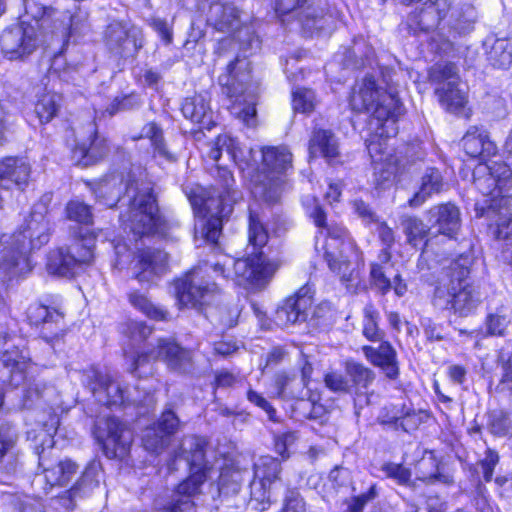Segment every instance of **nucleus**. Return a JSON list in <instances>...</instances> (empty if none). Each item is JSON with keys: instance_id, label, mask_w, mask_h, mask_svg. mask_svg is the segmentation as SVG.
Listing matches in <instances>:
<instances>
[{"instance_id": "10", "label": "nucleus", "mask_w": 512, "mask_h": 512, "mask_svg": "<svg viewBox=\"0 0 512 512\" xmlns=\"http://www.w3.org/2000/svg\"><path fill=\"white\" fill-rule=\"evenodd\" d=\"M262 161L267 174L254 189V194L268 203H275L282 193L283 179L280 175L292 168V154L284 147H265Z\"/></svg>"}, {"instance_id": "38", "label": "nucleus", "mask_w": 512, "mask_h": 512, "mask_svg": "<svg viewBox=\"0 0 512 512\" xmlns=\"http://www.w3.org/2000/svg\"><path fill=\"white\" fill-rule=\"evenodd\" d=\"M487 60L494 67L506 69L512 63V43L507 39H494L489 37L485 40Z\"/></svg>"}, {"instance_id": "26", "label": "nucleus", "mask_w": 512, "mask_h": 512, "mask_svg": "<svg viewBox=\"0 0 512 512\" xmlns=\"http://www.w3.org/2000/svg\"><path fill=\"white\" fill-rule=\"evenodd\" d=\"M462 146L467 155L489 162L497 153L496 144L490 140L488 132L481 126H471L462 138Z\"/></svg>"}, {"instance_id": "12", "label": "nucleus", "mask_w": 512, "mask_h": 512, "mask_svg": "<svg viewBox=\"0 0 512 512\" xmlns=\"http://www.w3.org/2000/svg\"><path fill=\"white\" fill-rule=\"evenodd\" d=\"M93 435L102 446L107 458H124L133 441V433L127 425L118 418L110 415L97 417L94 423Z\"/></svg>"}, {"instance_id": "36", "label": "nucleus", "mask_w": 512, "mask_h": 512, "mask_svg": "<svg viewBox=\"0 0 512 512\" xmlns=\"http://www.w3.org/2000/svg\"><path fill=\"white\" fill-rule=\"evenodd\" d=\"M354 255L356 258L360 256L358 249L350 250H325V259L330 270L336 273L343 282H351L353 280V272L350 257Z\"/></svg>"}, {"instance_id": "53", "label": "nucleus", "mask_w": 512, "mask_h": 512, "mask_svg": "<svg viewBox=\"0 0 512 512\" xmlns=\"http://www.w3.org/2000/svg\"><path fill=\"white\" fill-rule=\"evenodd\" d=\"M170 441V438L164 435L153 425L144 431L142 437V443L145 450L156 454L162 452L170 444Z\"/></svg>"}, {"instance_id": "1", "label": "nucleus", "mask_w": 512, "mask_h": 512, "mask_svg": "<svg viewBox=\"0 0 512 512\" xmlns=\"http://www.w3.org/2000/svg\"><path fill=\"white\" fill-rule=\"evenodd\" d=\"M98 202L112 208L122 201L126 209L120 213L124 231L134 240L149 235L164 236L170 229L169 222L159 213L153 186L143 177L140 169L114 172L102 178L93 188Z\"/></svg>"}, {"instance_id": "23", "label": "nucleus", "mask_w": 512, "mask_h": 512, "mask_svg": "<svg viewBox=\"0 0 512 512\" xmlns=\"http://www.w3.org/2000/svg\"><path fill=\"white\" fill-rule=\"evenodd\" d=\"M312 303V297L300 291L288 297L283 304L278 307L274 315V322L280 327H288L305 322L308 318Z\"/></svg>"}, {"instance_id": "19", "label": "nucleus", "mask_w": 512, "mask_h": 512, "mask_svg": "<svg viewBox=\"0 0 512 512\" xmlns=\"http://www.w3.org/2000/svg\"><path fill=\"white\" fill-rule=\"evenodd\" d=\"M393 125L387 123L382 127L379 123H376L377 128L381 129V132L367 140V150L371 157L374 176L378 184L389 181L395 172L392 154L387 144V138L389 137L388 128Z\"/></svg>"}, {"instance_id": "59", "label": "nucleus", "mask_w": 512, "mask_h": 512, "mask_svg": "<svg viewBox=\"0 0 512 512\" xmlns=\"http://www.w3.org/2000/svg\"><path fill=\"white\" fill-rule=\"evenodd\" d=\"M489 428L496 436L512 435V417L503 411H493L490 414Z\"/></svg>"}, {"instance_id": "37", "label": "nucleus", "mask_w": 512, "mask_h": 512, "mask_svg": "<svg viewBox=\"0 0 512 512\" xmlns=\"http://www.w3.org/2000/svg\"><path fill=\"white\" fill-rule=\"evenodd\" d=\"M274 388L278 397L286 400L303 398L305 386L295 373L279 371L274 375Z\"/></svg>"}, {"instance_id": "57", "label": "nucleus", "mask_w": 512, "mask_h": 512, "mask_svg": "<svg viewBox=\"0 0 512 512\" xmlns=\"http://www.w3.org/2000/svg\"><path fill=\"white\" fill-rule=\"evenodd\" d=\"M153 426L171 439L179 431L181 422L171 408H166Z\"/></svg>"}, {"instance_id": "7", "label": "nucleus", "mask_w": 512, "mask_h": 512, "mask_svg": "<svg viewBox=\"0 0 512 512\" xmlns=\"http://www.w3.org/2000/svg\"><path fill=\"white\" fill-rule=\"evenodd\" d=\"M222 93L232 100L230 112L246 126L256 125L257 87L251 83L249 62L236 58L218 78Z\"/></svg>"}, {"instance_id": "47", "label": "nucleus", "mask_w": 512, "mask_h": 512, "mask_svg": "<svg viewBox=\"0 0 512 512\" xmlns=\"http://www.w3.org/2000/svg\"><path fill=\"white\" fill-rule=\"evenodd\" d=\"M248 472L235 468H225L219 475V492L223 495L237 494L243 482L247 480Z\"/></svg>"}, {"instance_id": "61", "label": "nucleus", "mask_w": 512, "mask_h": 512, "mask_svg": "<svg viewBox=\"0 0 512 512\" xmlns=\"http://www.w3.org/2000/svg\"><path fill=\"white\" fill-rule=\"evenodd\" d=\"M67 217L82 224L92 223V213L88 205L80 201H70L66 207Z\"/></svg>"}, {"instance_id": "50", "label": "nucleus", "mask_w": 512, "mask_h": 512, "mask_svg": "<svg viewBox=\"0 0 512 512\" xmlns=\"http://www.w3.org/2000/svg\"><path fill=\"white\" fill-rule=\"evenodd\" d=\"M27 318L33 325L57 323L63 316L55 309H49L40 303L31 304L27 309Z\"/></svg>"}, {"instance_id": "15", "label": "nucleus", "mask_w": 512, "mask_h": 512, "mask_svg": "<svg viewBox=\"0 0 512 512\" xmlns=\"http://www.w3.org/2000/svg\"><path fill=\"white\" fill-rule=\"evenodd\" d=\"M103 41L115 56L133 58L143 47V34L140 28L128 21L113 20L103 32Z\"/></svg>"}, {"instance_id": "5", "label": "nucleus", "mask_w": 512, "mask_h": 512, "mask_svg": "<svg viewBox=\"0 0 512 512\" xmlns=\"http://www.w3.org/2000/svg\"><path fill=\"white\" fill-rule=\"evenodd\" d=\"M269 235L258 215L250 213L248 223L247 255L233 262L234 282L244 288L261 287L281 266L278 259L266 258L263 248L268 243Z\"/></svg>"}, {"instance_id": "35", "label": "nucleus", "mask_w": 512, "mask_h": 512, "mask_svg": "<svg viewBox=\"0 0 512 512\" xmlns=\"http://www.w3.org/2000/svg\"><path fill=\"white\" fill-rule=\"evenodd\" d=\"M443 186V177L440 171L436 168L426 169V171L421 177V184L419 190L408 201L409 206H421L433 194L440 193L443 189Z\"/></svg>"}, {"instance_id": "9", "label": "nucleus", "mask_w": 512, "mask_h": 512, "mask_svg": "<svg viewBox=\"0 0 512 512\" xmlns=\"http://www.w3.org/2000/svg\"><path fill=\"white\" fill-rule=\"evenodd\" d=\"M350 105L355 111L370 113L372 120L382 127L387 123L395 124L403 110L396 97L380 91L372 76H366L358 90H354Z\"/></svg>"}, {"instance_id": "42", "label": "nucleus", "mask_w": 512, "mask_h": 512, "mask_svg": "<svg viewBox=\"0 0 512 512\" xmlns=\"http://www.w3.org/2000/svg\"><path fill=\"white\" fill-rule=\"evenodd\" d=\"M281 462L272 456H262L254 463V478L271 485L280 480Z\"/></svg>"}, {"instance_id": "60", "label": "nucleus", "mask_w": 512, "mask_h": 512, "mask_svg": "<svg viewBox=\"0 0 512 512\" xmlns=\"http://www.w3.org/2000/svg\"><path fill=\"white\" fill-rule=\"evenodd\" d=\"M370 283L381 295L392 289V281L386 276L383 265L377 262L370 264Z\"/></svg>"}, {"instance_id": "25", "label": "nucleus", "mask_w": 512, "mask_h": 512, "mask_svg": "<svg viewBox=\"0 0 512 512\" xmlns=\"http://www.w3.org/2000/svg\"><path fill=\"white\" fill-rule=\"evenodd\" d=\"M207 23L215 30L232 34L242 26L239 9L231 3L213 2L207 13Z\"/></svg>"}, {"instance_id": "43", "label": "nucleus", "mask_w": 512, "mask_h": 512, "mask_svg": "<svg viewBox=\"0 0 512 512\" xmlns=\"http://www.w3.org/2000/svg\"><path fill=\"white\" fill-rule=\"evenodd\" d=\"M60 107L61 96L48 91L38 97L35 104V113L41 123H48L58 114Z\"/></svg>"}, {"instance_id": "31", "label": "nucleus", "mask_w": 512, "mask_h": 512, "mask_svg": "<svg viewBox=\"0 0 512 512\" xmlns=\"http://www.w3.org/2000/svg\"><path fill=\"white\" fill-rule=\"evenodd\" d=\"M17 440L18 435L14 426L9 423H0V470L6 473L15 471Z\"/></svg>"}, {"instance_id": "41", "label": "nucleus", "mask_w": 512, "mask_h": 512, "mask_svg": "<svg viewBox=\"0 0 512 512\" xmlns=\"http://www.w3.org/2000/svg\"><path fill=\"white\" fill-rule=\"evenodd\" d=\"M223 151H225L228 157L232 159L236 164H240L241 162L245 161L242 149L238 147L236 141L233 138L227 135H220L216 138L214 145L208 152V157L214 162L218 163Z\"/></svg>"}, {"instance_id": "45", "label": "nucleus", "mask_w": 512, "mask_h": 512, "mask_svg": "<svg viewBox=\"0 0 512 512\" xmlns=\"http://www.w3.org/2000/svg\"><path fill=\"white\" fill-rule=\"evenodd\" d=\"M325 230L328 237L326 250H357L355 241L349 236L344 227L340 225H328Z\"/></svg>"}, {"instance_id": "48", "label": "nucleus", "mask_w": 512, "mask_h": 512, "mask_svg": "<svg viewBox=\"0 0 512 512\" xmlns=\"http://www.w3.org/2000/svg\"><path fill=\"white\" fill-rule=\"evenodd\" d=\"M474 22V11L471 7L465 10H453L449 21L452 38L469 34L474 29Z\"/></svg>"}, {"instance_id": "22", "label": "nucleus", "mask_w": 512, "mask_h": 512, "mask_svg": "<svg viewBox=\"0 0 512 512\" xmlns=\"http://www.w3.org/2000/svg\"><path fill=\"white\" fill-rule=\"evenodd\" d=\"M426 216L431 229H436L437 234L448 239L456 238L461 228V219L460 211L455 205L451 203L435 205L426 212Z\"/></svg>"}, {"instance_id": "34", "label": "nucleus", "mask_w": 512, "mask_h": 512, "mask_svg": "<svg viewBox=\"0 0 512 512\" xmlns=\"http://www.w3.org/2000/svg\"><path fill=\"white\" fill-rule=\"evenodd\" d=\"M183 116L194 123L210 129L213 123V113L208 101L203 95L187 97L182 103Z\"/></svg>"}, {"instance_id": "14", "label": "nucleus", "mask_w": 512, "mask_h": 512, "mask_svg": "<svg viewBox=\"0 0 512 512\" xmlns=\"http://www.w3.org/2000/svg\"><path fill=\"white\" fill-rule=\"evenodd\" d=\"M42 10L39 25L50 30L49 45L56 42L64 46L70 37L80 35L88 29V14L84 11L79 10L70 14L51 7Z\"/></svg>"}, {"instance_id": "13", "label": "nucleus", "mask_w": 512, "mask_h": 512, "mask_svg": "<svg viewBox=\"0 0 512 512\" xmlns=\"http://www.w3.org/2000/svg\"><path fill=\"white\" fill-rule=\"evenodd\" d=\"M93 259V239H75L67 248L50 251L47 256L46 268L50 274L71 277L78 267L90 264Z\"/></svg>"}, {"instance_id": "4", "label": "nucleus", "mask_w": 512, "mask_h": 512, "mask_svg": "<svg viewBox=\"0 0 512 512\" xmlns=\"http://www.w3.org/2000/svg\"><path fill=\"white\" fill-rule=\"evenodd\" d=\"M467 258L453 261L438 278L432 297L435 307L451 311L459 317L474 314L481 304V294L470 282Z\"/></svg>"}, {"instance_id": "62", "label": "nucleus", "mask_w": 512, "mask_h": 512, "mask_svg": "<svg viewBox=\"0 0 512 512\" xmlns=\"http://www.w3.org/2000/svg\"><path fill=\"white\" fill-rule=\"evenodd\" d=\"M425 418L426 414L423 411H416L404 406L399 430L407 433L413 432L418 429V427L424 422Z\"/></svg>"}, {"instance_id": "11", "label": "nucleus", "mask_w": 512, "mask_h": 512, "mask_svg": "<svg viewBox=\"0 0 512 512\" xmlns=\"http://www.w3.org/2000/svg\"><path fill=\"white\" fill-rule=\"evenodd\" d=\"M41 17L35 24L22 22L3 31L0 37L2 52L10 59L17 60L32 54L41 44L49 45L47 28L39 25Z\"/></svg>"}, {"instance_id": "32", "label": "nucleus", "mask_w": 512, "mask_h": 512, "mask_svg": "<svg viewBox=\"0 0 512 512\" xmlns=\"http://www.w3.org/2000/svg\"><path fill=\"white\" fill-rule=\"evenodd\" d=\"M401 226L404 234L407 237V242L416 247L419 242L426 239L424 243L423 252L432 248L437 234H430L431 226H427L420 218L415 216H402Z\"/></svg>"}, {"instance_id": "39", "label": "nucleus", "mask_w": 512, "mask_h": 512, "mask_svg": "<svg viewBox=\"0 0 512 512\" xmlns=\"http://www.w3.org/2000/svg\"><path fill=\"white\" fill-rule=\"evenodd\" d=\"M440 104L449 112L456 113L466 104V95L459 88V82L442 84L435 89Z\"/></svg>"}, {"instance_id": "51", "label": "nucleus", "mask_w": 512, "mask_h": 512, "mask_svg": "<svg viewBox=\"0 0 512 512\" xmlns=\"http://www.w3.org/2000/svg\"><path fill=\"white\" fill-rule=\"evenodd\" d=\"M363 314V335L369 341H380L383 338V332L378 328V310L372 303H368L363 309Z\"/></svg>"}, {"instance_id": "52", "label": "nucleus", "mask_w": 512, "mask_h": 512, "mask_svg": "<svg viewBox=\"0 0 512 512\" xmlns=\"http://www.w3.org/2000/svg\"><path fill=\"white\" fill-rule=\"evenodd\" d=\"M429 78L432 82L437 83L438 86L449 82L458 83V71L454 63H436L429 70Z\"/></svg>"}, {"instance_id": "30", "label": "nucleus", "mask_w": 512, "mask_h": 512, "mask_svg": "<svg viewBox=\"0 0 512 512\" xmlns=\"http://www.w3.org/2000/svg\"><path fill=\"white\" fill-rule=\"evenodd\" d=\"M309 154L311 158L324 157L328 162L339 156L338 139L330 130L316 129L309 140Z\"/></svg>"}, {"instance_id": "58", "label": "nucleus", "mask_w": 512, "mask_h": 512, "mask_svg": "<svg viewBox=\"0 0 512 512\" xmlns=\"http://www.w3.org/2000/svg\"><path fill=\"white\" fill-rule=\"evenodd\" d=\"M404 406L405 405H396V404H391V405L385 406L381 410V412L377 418L378 423L381 424L382 426L389 428V429L398 431L402 413L404 410Z\"/></svg>"}, {"instance_id": "55", "label": "nucleus", "mask_w": 512, "mask_h": 512, "mask_svg": "<svg viewBox=\"0 0 512 512\" xmlns=\"http://www.w3.org/2000/svg\"><path fill=\"white\" fill-rule=\"evenodd\" d=\"M278 512H307V503L298 489H285Z\"/></svg>"}, {"instance_id": "33", "label": "nucleus", "mask_w": 512, "mask_h": 512, "mask_svg": "<svg viewBox=\"0 0 512 512\" xmlns=\"http://www.w3.org/2000/svg\"><path fill=\"white\" fill-rule=\"evenodd\" d=\"M27 364V356L17 347L6 349L0 355V366L7 369L8 381L11 386L17 387L25 380Z\"/></svg>"}, {"instance_id": "3", "label": "nucleus", "mask_w": 512, "mask_h": 512, "mask_svg": "<svg viewBox=\"0 0 512 512\" xmlns=\"http://www.w3.org/2000/svg\"><path fill=\"white\" fill-rule=\"evenodd\" d=\"M227 279L230 276L226 273L224 264L205 263L191 269L182 277L174 281V290L177 303L180 308H191L198 312H206V317H215L217 321L226 327H233L237 323L239 311L237 308L221 306L219 309L210 307L221 295V289L215 281L210 280V272Z\"/></svg>"}, {"instance_id": "49", "label": "nucleus", "mask_w": 512, "mask_h": 512, "mask_svg": "<svg viewBox=\"0 0 512 512\" xmlns=\"http://www.w3.org/2000/svg\"><path fill=\"white\" fill-rule=\"evenodd\" d=\"M129 302L133 307L141 311L147 317L154 320H166L167 311L155 306L145 294L138 291H133L128 295Z\"/></svg>"}, {"instance_id": "20", "label": "nucleus", "mask_w": 512, "mask_h": 512, "mask_svg": "<svg viewBox=\"0 0 512 512\" xmlns=\"http://www.w3.org/2000/svg\"><path fill=\"white\" fill-rule=\"evenodd\" d=\"M275 10L280 15L292 13L309 32L321 30L326 22L324 10L309 0H276Z\"/></svg>"}, {"instance_id": "28", "label": "nucleus", "mask_w": 512, "mask_h": 512, "mask_svg": "<svg viewBox=\"0 0 512 512\" xmlns=\"http://www.w3.org/2000/svg\"><path fill=\"white\" fill-rule=\"evenodd\" d=\"M39 466L43 469L46 482L53 486H64L77 472V464L70 459L58 460L53 463L45 450L39 454Z\"/></svg>"}, {"instance_id": "8", "label": "nucleus", "mask_w": 512, "mask_h": 512, "mask_svg": "<svg viewBox=\"0 0 512 512\" xmlns=\"http://www.w3.org/2000/svg\"><path fill=\"white\" fill-rule=\"evenodd\" d=\"M217 179L220 182V188L222 191L217 192V196H208L204 195L198 198L191 197L190 201L194 207L199 208L200 211H204L209 218L206 220H201L200 225L195 226L196 235H200L203 239L208 242L216 243L222 229V219L226 217L232 210L230 204H227L226 201L229 198H232V186L234 184V178L227 168L216 165Z\"/></svg>"}, {"instance_id": "56", "label": "nucleus", "mask_w": 512, "mask_h": 512, "mask_svg": "<svg viewBox=\"0 0 512 512\" xmlns=\"http://www.w3.org/2000/svg\"><path fill=\"white\" fill-rule=\"evenodd\" d=\"M292 105L295 112L309 114L316 106L315 94L307 88H297L293 91Z\"/></svg>"}, {"instance_id": "24", "label": "nucleus", "mask_w": 512, "mask_h": 512, "mask_svg": "<svg viewBox=\"0 0 512 512\" xmlns=\"http://www.w3.org/2000/svg\"><path fill=\"white\" fill-rule=\"evenodd\" d=\"M423 7L409 16L411 26L428 32L436 28L451 9L450 0H424Z\"/></svg>"}, {"instance_id": "2", "label": "nucleus", "mask_w": 512, "mask_h": 512, "mask_svg": "<svg viewBox=\"0 0 512 512\" xmlns=\"http://www.w3.org/2000/svg\"><path fill=\"white\" fill-rule=\"evenodd\" d=\"M474 185L483 195L475 203L477 218H485L497 239L512 237V196L505 195L512 184V170L502 161L480 163L473 173Z\"/></svg>"}, {"instance_id": "21", "label": "nucleus", "mask_w": 512, "mask_h": 512, "mask_svg": "<svg viewBox=\"0 0 512 512\" xmlns=\"http://www.w3.org/2000/svg\"><path fill=\"white\" fill-rule=\"evenodd\" d=\"M155 359L165 362L170 370L180 374L191 373L194 369L192 351L171 338H161L157 341Z\"/></svg>"}, {"instance_id": "16", "label": "nucleus", "mask_w": 512, "mask_h": 512, "mask_svg": "<svg viewBox=\"0 0 512 512\" xmlns=\"http://www.w3.org/2000/svg\"><path fill=\"white\" fill-rule=\"evenodd\" d=\"M207 441L199 436H184L176 457L183 459L189 466L190 476L180 483V491H187L191 488L196 489L198 484H203L207 479L209 470L208 463L205 458V449Z\"/></svg>"}, {"instance_id": "63", "label": "nucleus", "mask_w": 512, "mask_h": 512, "mask_svg": "<svg viewBox=\"0 0 512 512\" xmlns=\"http://www.w3.org/2000/svg\"><path fill=\"white\" fill-rule=\"evenodd\" d=\"M266 483H262L261 480L254 481L251 483V499L250 503H255V508L259 510H266L270 505V494L267 491Z\"/></svg>"}, {"instance_id": "29", "label": "nucleus", "mask_w": 512, "mask_h": 512, "mask_svg": "<svg viewBox=\"0 0 512 512\" xmlns=\"http://www.w3.org/2000/svg\"><path fill=\"white\" fill-rule=\"evenodd\" d=\"M364 355L375 366L380 367L390 379H396L399 374L396 351L388 342H382L377 348L363 346Z\"/></svg>"}, {"instance_id": "27", "label": "nucleus", "mask_w": 512, "mask_h": 512, "mask_svg": "<svg viewBox=\"0 0 512 512\" xmlns=\"http://www.w3.org/2000/svg\"><path fill=\"white\" fill-rule=\"evenodd\" d=\"M30 174V164L24 158L10 156L0 159V186L23 190Z\"/></svg>"}, {"instance_id": "18", "label": "nucleus", "mask_w": 512, "mask_h": 512, "mask_svg": "<svg viewBox=\"0 0 512 512\" xmlns=\"http://www.w3.org/2000/svg\"><path fill=\"white\" fill-rule=\"evenodd\" d=\"M130 270L140 283H153L167 273L168 254L157 248L139 249Z\"/></svg>"}, {"instance_id": "40", "label": "nucleus", "mask_w": 512, "mask_h": 512, "mask_svg": "<svg viewBox=\"0 0 512 512\" xmlns=\"http://www.w3.org/2000/svg\"><path fill=\"white\" fill-rule=\"evenodd\" d=\"M89 127V131L92 133L89 143H82L79 147L85 165L102 159L109 151L107 141L97 133L95 123L91 122Z\"/></svg>"}, {"instance_id": "44", "label": "nucleus", "mask_w": 512, "mask_h": 512, "mask_svg": "<svg viewBox=\"0 0 512 512\" xmlns=\"http://www.w3.org/2000/svg\"><path fill=\"white\" fill-rule=\"evenodd\" d=\"M345 371L352 382L351 386L354 387L356 391L367 389L375 380L373 370L352 360L346 361Z\"/></svg>"}, {"instance_id": "46", "label": "nucleus", "mask_w": 512, "mask_h": 512, "mask_svg": "<svg viewBox=\"0 0 512 512\" xmlns=\"http://www.w3.org/2000/svg\"><path fill=\"white\" fill-rule=\"evenodd\" d=\"M148 138L151 142V145L154 148V152L160 157L168 160L175 161V155L170 152L166 146L163 130L159 127L155 122H149L144 125L142 128V134L139 138Z\"/></svg>"}, {"instance_id": "54", "label": "nucleus", "mask_w": 512, "mask_h": 512, "mask_svg": "<svg viewBox=\"0 0 512 512\" xmlns=\"http://www.w3.org/2000/svg\"><path fill=\"white\" fill-rule=\"evenodd\" d=\"M201 485L202 484H198L196 489L193 491L191 488L187 489V491H180L179 484L173 501L166 509V512H196L195 504L191 498L199 491Z\"/></svg>"}, {"instance_id": "64", "label": "nucleus", "mask_w": 512, "mask_h": 512, "mask_svg": "<svg viewBox=\"0 0 512 512\" xmlns=\"http://www.w3.org/2000/svg\"><path fill=\"white\" fill-rule=\"evenodd\" d=\"M325 386L335 393H350L352 386L349 380L340 372L329 371L324 376Z\"/></svg>"}, {"instance_id": "17", "label": "nucleus", "mask_w": 512, "mask_h": 512, "mask_svg": "<svg viewBox=\"0 0 512 512\" xmlns=\"http://www.w3.org/2000/svg\"><path fill=\"white\" fill-rule=\"evenodd\" d=\"M81 381L93 393L96 400L107 406H121L126 402H130L125 396V391L118 381L112 379L108 374H103L94 366H91L81 372ZM131 403L137 404L136 399Z\"/></svg>"}, {"instance_id": "6", "label": "nucleus", "mask_w": 512, "mask_h": 512, "mask_svg": "<svg viewBox=\"0 0 512 512\" xmlns=\"http://www.w3.org/2000/svg\"><path fill=\"white\" fill-rule=\"evenodd\" d=\"M52 224L45 203L35 204L29 218L11 236L6 238L10 244L8 256L11 258V274L19 275L31 269L29 254L40 249L50 240Z\"/></svg>"}]
</instances>
